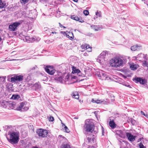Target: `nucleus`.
Returning <instances> with one entry per match:
<instances>
[{"mask_svg":"<svg viewBox=\"0 0 148 148\" xmlns=\"http://www.w3.org/2000/svg\"><path fill=\"white\" fill-rule=\"evenodd\" d=\"M71 18L77 21L78 19V17L75 15H73L71 16Z\"/></svg>","mask_w":148,"mask_h":148,"instance_id":"31","label":"nucleus"},{"mask_svg":"<svg viewBox=\"0 0 148 148\" xmlns=\"http://www.w3.org/2000/svg\"><path fill=\"white\" fill-rule=\"evenodd\" d=\"M143 58H144L145 60H147L148 59L147 57V55H145V56L144 57H143Z\"/></svg>","mask_w":148,"mask_h":148,"instance_id":"49","label":"nucleus"},{"mask_svg":"<svg viewBox=\"0 0 148 148\" xmlns=\"http://www.w3.org/2000/svg\"><path fill=\"white\" fill-rule=\"evenodd\" d=\"M97 74L98 76L99 77V79L102 80H109L110 79V77H108L105 72L101 71L97 72Z\"/></svg>","mask_w":148,"mask_h":148,"instance_id":"4","label":"nucleus"},{"mask_svg":"<svg viewBox=\"0 0 148 148\" xmlns=\"http://www.w3.org/2000/svg\"><path fill=\"white\" fill-rule=\"evenodd\" d=\"M52 29L51 30V34H57L58 33L55 31H52V30L53 29Z\"/></svg>","mask_w":148,"mask_h":148,"instance_id":"44","label":"nucleus"},{"mask_svg":"<svg viewBox=\"0 0 148 148\" xmlns=\"http://www.w3.org/2000/svg\"><path fill=\"white\" fill-rule=\"evenodd\" d=\"M90 27L95 31H98L103 28L102 27L99 26V25H91L90 26Z\"/></svg>","mask_w":148,"mask_h":148,"instance_id":"15","label":"nucleus"},{"mask_svg":"<svg viewBox=\"0 0 148 148\" xmlns=\"http://www.w3.org/2000/svg\"><path fill=\"white\" fill-rule=\"evenodd\" d=\"M35 86L36 87H37L38 88H39L40 87V85L38 84H35Z\"/></svg>","mask_w":148,"mask_h":148,"instance_id":"43","label":"nucleus"},{"mask_svg":"<svg viewBox=\"0 0 148 148\" xmlns=\"http://www.w3.org/2000/svg\"><path fill=\"white\" fill-rule=\"evenodd\" d=\"M59 24L60 25V27H64V26L61 24L60 23H59Z\"/></svg>","mask_w":148,"mask_h":148,"instance_id":"53","label":"nucleus"},{"mask_svg":"<svg viewBox=\"0 0 148 148\" xmlns=\"http://www.w3.org/2000/svg\"><path fill=\"white\" fill-rule=\"evenodd\" d=\"M95 103H102L103 101H102L101 100H96L95 101Z\"/></svg>","mask_w":148,"mask_h":148,"instance_id":"40","label":"nucleus"},{"mask_svg":"<svg viewBox=\"0 0 148 148\" xmlns=\"http://www.w3.org/2000/svg\"><path fill=\"white\" fill-rule=\"evenodd\" d=\"M76 99H78L79 98V95L78 94H77L76 96L74 98Z\"/></svg>","mask_w":148,"mask_h":148,"instance_id":"50","label":"nucleus"},{"mask_svg":"<svg viewBox=\"0 0 148 148\" xmlns=\"http://www.w3.org/2000/svg\"><path fill=\"white\" fill-rule=\"evenodd\" d=\"M91 148H95V147L92 146V147H91Z\"/></svg>","mask_w":148,"mask_h":148,"instance_id":"63","label":"nucleus"},{"mask_svg":"<svg viewBox=\"0 0 148 148\" xmlns=\"http://www.w3.org/2000/svg\"><path fill=\"white\" fill-rule=\"evenodd\" d=\"M140 148H145L143 145L141 143H140L139 145Z\"/></svg>","mask_w":148,"mask_h":148,"instance_id":"41","label":"nucleus"},{"mask_svg":"<svg viewBox=\"0 0 148 148\" xmlns=\"http://www.w3.org/2000/svg\"><path fill=\"white\" fill-rule=\"evenodd\" d=\"M49 120L50 121H53L54 120V118L53 116H50L49 118Z\"/></svg>","mask_w":148,"mask_h":148,"instance_id":"39","label":"nucleus"},{"mask_svg":"<svg viewBox=\"0 0 148 148\" xmlns=\"http://www.w3.org/2000/svg\"><path fill=\"white\" fill-rule=\"evenodd\" d=\"M109 125V126L112 129H114L116 127V125L113 120H110Z\"/></svg>","mask_w":148,"mask_h":148,"instance_id":"16","label":"nucleus"},{"mask_svg":"<svg viewBox=\"0 0 148 148\" xmlns=\"http://www.w3.org/2000/svg\"><path fill=\"white\" fill-rule=\"evenodd\" d=\"M84 129L88 133L90 132L91 134H96L98 132L97 130H94V125L88 119L86 120L84 126Z\"/></svg>","mask_w":148,"mask_h":148,"instance_id":"1","label":"nucleus"},{"mask_svg":"<svg viewBox=\"0 0 148 148\" xmlns=\"http://www.w3.org/2000/svg\"><path fill=\"white\" fill-rule=\"evenodd\" d=\"M138 67V65L134 63L130 65V68L132 70H133L136 69Z\"/></svg>","mask_w":148,"mask_h":148,"instance_id":"22","label":"nucleus"},{"mask_svg":"<svg viewBox=\"0 0 148 148\" xmlns=\"http://www.w3.org/2000/svg\"><path fill=\"white\" fill-rule=\"evenodd\" d=\"M24 103L23 102L21 103L20 105H19L16 108V109L18 110H21L24 106Z\"/></svg>","mask_w":148,"mask_h":148,"instance_id":"26","label":"nucleus"},{"mask_svg":"<svg viewBox=\"0 0 148 148\" xmlns=\"http://www.w3.org/2000/svg\"><path fill=\"white\" fill-rule=\"evenodd\" d=\"M22 1L24 4H25L28 2L29 0H21Z\"/></svg>","mask_w":148,"mask_h":148,"instance_id":"47","label":"nucleus"},{"mask_svg":"<svg viewBox=\"0 0 148 148\" xmlns=\"http://www.w3.org/2000/svg\"><path fill=\"white\" fill-rule=\"evenodd\" d=\"M23 75H15L11 78V82L12 83H14L16 81H22L23 80Z\"/></svg>","mask_w":148,"mask_h":148,"instance_id":"9","label":"nucleus"},{"mask_svg":"<svg viewBox=\"0 0 148 148\" xmlns=\"http://www.w3.org/2000/svg\"><path fill=\"white\" fill-rule=\"evenodd\" d=\"M6 6V3L4 1H2L1 0H0V8H5Z\"/></svg>","mask_w":148,"mask_h":148,"instance_id":"24","label":"nucleus"},{"mask_svg":"<svg viewBox=\"0 0 148 148\" xmlns=\"http://www.w3.org/2000/svg\"><path fill=\"white\" fill-rule=\"evenodd\" d=\"M21 23L19 22H16L10 25L9 26V29L12 31H16L17 27L21 25Z\"/></svg>","mask_w":148,"mask_h":148,"instance_id":"7","label":"nucleus"},{"mask_svg":"<svg viewBox=\"0 0 148 148\" xmlns=\"http://www.w3.org/2000/svg\"><path fill=\"white\" fill-rule=\"evenodd\" d=\"M60 148H71L70 145L67 143H64L62 144Z\"/></svg>","mask_w":148,"mask_h":148,"instance_id":"25","label":"nucleus"},{"mask_svg":"<svg viewBox=\"0 0 148 148\" xmlns=\"http://www.w3.org/2000/svg\"><path fill=\"white\" fill-rule=\"evenodd\" d=\"M127 87H128L130 88H131V87L129 85H127Z\"/></svg>","mask_w":148,"mask_h":148,"instance_id":"57","label":"nucleus"},{"mask_svg":"<svg viewBox=\"0 0 148 148\" xmlns=\"http://www.w3.org/2000/svg\"><path fill=\"white\" fill-rule=\"evenodd\" d=\"M36 133L39 136L42 137H45L47 136L48 132L47 131L42 129H39L37 130Z\"/></svg>","mask_w":148,"mask_h":148,"instance_id":"6","label":"nucleus"},{"mask_svg":"<svg viewBox=\"0 0 148 148\" xmlns=\"http://www.w3.org/2000/svg\"><path fill=\"white\" fill-rule=\"evenodd\" d=\"M95 101L94 99H92L91 101L93 103H95Z\"/></svg>","mask_w":148,"mask_h":148,"instance_id":"54","label":"nucleus"},{"mask_svg":"<svg viewBox=\"0 0 148 148\" xmlns=\"http://www.w3.org/2000/svg\"><path fill=\"white\" fill-rule=\"evenodd\" d=\"M141 48V46L136 45V46H133L131 47V49L132 51H135L136 50H138Z\"/></svg>","mask_w":148,"mask_h":148,"instance_id":"17","label":"nucleus"},{"mask_svg":"<svg viewBox=\"0 0 148 148\" xmlns=\"http://www.w3.org/2000/svg\"><path fill=\"white\" fill-rule=\"evenodd\" d=\"M83 47L84 48L83 49H85L86 48L85 46H84Z\"/></svg>","mask_w":148,"mask_h":148,"instance_id":"64","label":"nucleus"},{"mask_svg":"<svg viewBox=\"0 0 148 148\" xmlns=\"http://www.w3.org/2000/svg\"><path fill=\"white\" fill-rule=\"evenodd\" d=\"M15 105L16 104L14 103L8 102L6 108H7L9 109H13L15 108Z\"/></svg>","mask_w":148,"mask_h":148,"instance_id":"13","label":"nucleus"},{"mask_svg":"<svg viewBox=\"0 0 148 148\" xmlns=\"http://www.w3.org/2000/svg\"><path fill=\"white\" fill-rule=\"evenodd\" d=\"M63 78L62 76H55V77L54 78L55 79L57 80L61 83H62L63 82Z\"/></svg>","mask_w":148,"mask_h":148,"instance_id":"21","label":"nucleus"},{"mask_svg":"<svg viewBox=\"0 0 148 148\" xmlns=\"http://www.w3.org/2000/svg\"><path fill=\"white\" fill-rule=\"evenodd\" d=\"M42 77H44V79H42L43 80L45 81L47 80L48 78L47 77L45 76H42Z\"/></svg>","mask_w":148,"mask_h":148,"instance_id":"45","label":"nucleus"},{"mask_svg":"<svg viewBox=\"0 0 148 148\" xmlns=\"http://www.w3.org/2000/svg\"><path fill=\"white\" fill-rule=\"evenodd\" d=\"M80 71L78 69H77L74 66H72V73H77V74H79L80 73Z\"/></svg>","mask_w":148,"mask_h":148,"instance_id":"19","label":"nucleus"},{"mask_svg":"<svg viewBox=\"0 0 148 148\" xmlns=\"http://www.w3.org/2000/svg\"><path fill=\"white\" fill-rule=\"evenodd\" d=\"M143 64H144L146 66H147V65H148L147 62L146 61H144V62H143Z\"/></svg>","mask_w":148,"mask_h":148,"instance_id":"52","label":"nucleus"},{"mask_svg":"<svg viewBox=\"0 0 148 148\" xmlns=\"http://www.w3.org/2000/svg\"><path fill=\"white\" fill-rule=\"evenodd\" d=\"M32 148H39L38 147L36 146H34L32 147Z\"/></svg>","mask_w":148,"mask_h":148,"instance_id":"55","label":"nucleus"},{"mask_svg":"<svg viewBox=\"0 0 148 148\" xmlns=\"http://www.w3.org/2000/svg\"><path fill=\"white\" fill-rule=\"evenodd\" d=\"M11 98L14 100H18L20 99L21 97L19 95L14 94L12 95Z\"/></svg>","mask_w":148,"mask_h":148,"instance_id":"23","label":"nucleus"},{"mask_svg":"<svg viewBox=\"0 0 148 148\" xmlns=\"http://www.w3.org/2000/svg\"><path fill=\"white\" fill-rule=\"evenodd\" d=\"M123 60L119 57H115L112 59L110 62L111 66L114 67H119L123 64Z\"/></svg>","mask_w":148,"mask_h":148,"instance_id":"2","label":"nucleus"},{"mask_svg":"<svg viewBox=\"0 0 148 148\" xmlns=\"http://www.w3.org/2000/svg\"><path fill=\"white\" fill-rule=\"evenodd\" d=\"M29 18L33 19H35L37 16L36 11L35 10H31L29 12Z\"/></svg>","mask_w":148,"mask_h":148,"instance_id":"10","label":"nucleus"},{"mask_svg":"<svg viewBox=\"0 0 148 148\" xmlns=\"http://www.w3.org/2000/svg\"><path fill=\"white\" fill-rule=\"evenodd\" d=\"M140 113H141V114L143 115L144 116H145L146 115V114H145L144 113V112L142 111H140Z\"/></svg>","mask_w":148,"mask_h":148,"instance_id":"48","label":"nucleus"},{"mask_svg":"<svg viewBox=\"0 0 148 148\" xmlns=\"http://www.w3.org/2000/svg\"><path fill=\"white\" fill-rule=\"evenodd\" d=\"M10 138L7 137L9 142L12 144H16L19 141V133L17 132H13L10 133Z\"/></svg>","mask_w":148,"mask_h":148,"instance_id":"3","label":"nucleus"},{"mask_svg":"<svg viewBox=\"0 0 148 148\" xmlns=\"http://www.w3.org/2000/svg\"><path fill=\"white\" fill-rule=\"evenodd\" d=\"M86 135L87 136H90V138L88 137L87 138V140H88V142L89 143H92V142H93L95 138H93V136H94V135L92 134H88V133H87V134H86Z\"/></svg>","mask_w":148,"mask_h":148,"instance_id":"14","label":"nucleus"},{"mask_svg":"<svg viewBox=\"0 0 148 148\" xmlns=\"http://www.w3.org/2000/svg\"><path fill=\"white\" fill-rule=\"evenodd\" d=\"M88 50V51L89 52H90L92 51V47H90L88 49H87Z\"/></svg>","mask_w":148,"mask_h":148,"instance_id":"51","label":"nucleus"},{"mask_svg":"<svg viewBox=\"0 0 148 148\" xmlns=\"http://www.w3.org/2000/svg\"><path fill=\"white\" fill-rule=\"evenodd\" d=\"M25 40L27 42H33L36 40L35 38L30 37L29 36H26L25 37Z\"/></svg>","mask_w":148,"mask_h":148,"instance_id":"11","label":"nucleus"},{"mask_svg":"<svg viewBox=\"0 0 148 148\" xmlns=\"http://www.w3.org/2000/svg\"><path fill=\"white\" fill-rule=\"evenodd\" d=\"M145 56V55L142 54V53H140L138 54L137 56L136 57V58H138V60H141V58H143V57H144Z\"/></svg>","mask_w":148,"mask_h":148,"instance_id":"28","label":"nucleus"},{"mask_svg":"<svg viewBox=\"0 0 148 148\" xmlns=\"http://www.w3.org/2000/svg\"><path fill=\"white\" fill-rule=\"evenodd\" d=\"M37 68V66H34V67H33L31 68L30 69V70H34L36 68Z\"/></svg>","mask_w":148,"mask_h":148,"instance_id":"46","label":"nucleus"},{"mask_svg":"<svg viewBox=\"0 0 148 148\" xmlns=\"http://www.w3.org/2000/svg\"><path fill=\"white\" fill-rule=\"evenodd\" d=\"M6 77H0V84H2L4 83L5 81Z\"/></svg>","mask_w":148,"mask_h":148,"instance_id":"27","label":"nucleus"},{"mask_svg":"<svg viewBox=\"0 0 148 148\" xmlns=\"http://www.w3.org/2000/svg\"><path fill=\"white\" fill-rule=\"evenodd\" d=\"M133 81L136 83L139 82L140 84L144 86L146 85L147 83V81L145 79H143L140 77H136L133 79Z\"/></svg>","mask_w":148,"mask_h":148,"instance_id":"5","label":"nucleus"},{"mask_svg":"<svg viewBox=\"0 0 148 148\" xmlns=\"http://www.w3.org/2000/svg\"><path fill=\"white\" fill-rule=\"evenodd\" d=\"M96 15L99 16V17H101V12L100 11L98 12L97 11V12L96 13Z\"/></svg>","mask_w":148,"mask_h":148,"instance_id":"36","label":"nucleus"},{"mask_svg":"<svg viewBox=\"0 0 148 148\" xmlns=\"http://www.w3.org/2000/svg\"><path fill=\"white\" fill-rule=\"evenodd\" d=\"M84 55L85 56H87V54L86 53H84Z\"/></svg>","mask_w":148,"mask_h":148,"instance_id":"58","label":"nucleus"},{"mask_svg":"<svg viewBox=\"0 0 148 148\" xmlns=\"http://www.w3.org/2000/svg\"><path fill=\"white\" fill-rule=\"evenodd\" d=\"M83 12L84 14L86 16L88 15L89 14L88 11L87 10H84V11Z\"/></svg>","mask_w":148,"mask_h":148,"instance_id":"37","label":"nucleus"},{"mask_svg":"<svg viewBox=\"0 0 148 148\" xmlns=\"http://www.w3.org/2000/svg\"><path fill=\"white\" fill-rule=\"evenodd\" d=\"M129 121L131 122L132 125H134L136 123V121L132 118L129 119Z\"/></svg>","mask_w":148,"mask_h":148,"instance_id":"30","label":"nucleus"},{"mask_svg":"<svg viewBox=\"0 0 148 148\" xmlns=\"http://www.w3.org/2000/svg\"><path fill=\"white\" fill-rule=\"evenodd\" d=\"M46 71L50 75H53L55 73L56 70L54 67L50 66H47L45 68Z\"/></svg>","mask_w":148,"mask_h":148,"instance_id":"8","label":"nucleus"},{"mask_svg":"<svg viewBox=\"0 0 148 148\" xmlns=\"http://www.w3.org/2000/svg\"><path fill=\"white\" fill-rule=\"evenodd\" d=\"M31 79V77L29 75L27 76V78L25 79L26 81L27 82H29Z\"/></svg>","mask_w":148,"mask_h":148,"instance_id":"38","label":"nucleus"},{"mask_svg":"<svg viewBox=\"0 0 148 148\" xmlns=\"http://www.w3.org/2000/svg\"><path fill=\"white\" fill-rule=\"evenodd\" d=\"M145 116L148 119V114H146Z\"/></svg>","mask_w":148,"mask_h":148,"instance_id":"56","label":"nucleus"},{"mask_svg":"<svg viewBox=\"0 0 148 148\" xmlns=\"http://www.w3.org/2000/svg\"><path fill=\"white\" fill-rule=\"evenodd\" d=\"M77 94H78L77 92H72L71 95L72 97L74 98Z\"/></svg>","mask_w":148,"mask_h":148,"instance_id":"34","label":"nucleus"},{"mask_svg":"<svg viewBox=\"0 0 148 148\" xmlns=\"http://www.w3.org/2000/svg\"><path fill=\"white\" fill-rule=\"evenodd\" d=\"M77 20V21H79L81 23L83 22L84 21V20L81 17H78V19Z\"/></svg>","mask_w":148,"mask_h":148,"instance_id":"35","label":"nucleus"},{"mask_svg":"<svg viewBox=\"0 0 148 148\" xmlns=\"http://www.w3.org/2000/svg\"><path fill=\"white\" fill-rule=\"evenodd\" d=\"M104 58H105L101 56H99L98 57L97 61L99 63L101 64L104 61Z\"/></svg>","mask_w":148,"mask_h":148,"instance_id":"20","label":"nucleus"},{"mask_svg":"<svg viewBox=\"0 0 148 148\" xmlns=\"http://www.w3.org/2000/svg\"><path fill=\"white\" fill-rule=\"evenodd\" d=\"M126 135L127 137L128 140L130 141H133L135 139L136 136H133L130 133L126 132Z\"/></svg>","mask_w":148,"mask_h":148,"instance_id":"12","label":"nucleus"},{"mask_svg":"<svg viewBox=\"0 0 148 148\" xmlns=\"http://www.w3.org/2000/svg\"><path fill=\"white\" fill-rule=\"evenodd\" d=\"M66 37L69 39L72 40L74 38V36L73 33L72 32H69L68 34H66Z\"/></svg>","mask_w":148,"mask_h":148,"instance_id":"18","label":"nucleus"},{"mask_svg":"<svg viewBox=\"0 0 148 148\" xmlns=\"http://www.w3.org/2000/svg\"><path fill=\"white\" fill-rule=\"evenodd\" d=\"M85 46L86 49H88L90 47L89 46V45H88L87 44H85L84 45H82L81 46V47L82 48V49H83L84 48V47Z\"/></svg>","mask_w":148,"mask_h":148,"instance_id":"33","label":"nucleus"},{"mask_svg":"<svg viewBox=\"0 0 148 148\" xmlns=\"http://www.w3.org/2000/svg\"><path fill=\"white\" fill-rule=\"evenodd\" d=\"M67 31H66V32L63 31H61L60 32V33L62 34H63L64 35H66V34H67V33H66V32H67Z\"/></svg>","mask_w":148,"mask_h":148,"instance_id":"42","label":"nucleus"},{"mask_svg":"<svg viewBox=\"0 0 148 148\" xmlns=\"http://www.w3.org/2000/svg\"><path fill=\"white\" fill-rule=\"evenodd\" d=\"M24 109L25 110H28V108H27V107H26V108H24Z\"/></svg>","mask_w":148,"mask_h":148,"instance_id":"60","label":"nucleus"},{"mask_svg":"<svg viewBox=\"0 0 148 148\" xmlns=\"http://www.w3.org/2000/svg\"><path fill=\"white\" fill-rule=\"evenodd\" d=\"M146 87L147 88H148V85L146 86Z\"/></svg>","mask_w":148,"mask_h":148,"instance_id":"62","label":"nucleus"},{"mask_svg":"<svg viewBox=\"0 0 148 148\" xmlns=\"http://www.w3.org/2000/svg\"><path fill=\"white\" fill-rule=\"evenodd\" d=\"M73 0L75 2H77L78 1V0Z\"/></svg>","mask_w":148,"mask_h":148,"instance_id":"59","label":"nucleus"},{"mask_svg":"<svg viewBox=\"0 0 148 148\" xmlns=\"http://www.w3.org/2000/svg\"><path fill=\"white\" fill-rule=\"evenodd\" d=\"M77 74L79 76L81 75V72H80V73H79V74Z\"/></svg>","mask_w":148,"mask_h":148,"instance_id":"61","label":"nucleus"},{"mask_svg":"<svg viewBox=\"0 0 148 148\" xmlns=\"http://www.w3.org/2000/svg\"><path fill=\"white\" fill-rule=\"evenodd\" d=\"M62 124L63 126H64V129L65 130V132L67 133L69 132V130L68 128L63 123H62Z\"/></svg>","mask_w":148,"mask_h":148,"instance_id":"29","label":"nucleus"},{"mask_svg":"<svg viewBox=\"0 0 148 148\" xmlns=\"http://www.w3.org/2000/svg\"><path fill=\"white\" fill-rule=\"evenodd\" d=\"M106 52H107L105 51H103L100 54L99 56H101L105 58Z\"/></svg>","mask_w":148,"mask_h":148,"instance_id":"32","label":"nucleus"}]
</instances>
